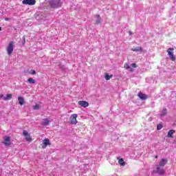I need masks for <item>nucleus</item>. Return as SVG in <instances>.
<instances>
[{
  "label": "nucleus",
  "mask_w": 176,
  "mask_h": 176,
  "mask_svg": "<svg viewBox=\"0 0 176 176\" xmlns=\"http://www.w3.org/2000/svg\"><path fill=\"white\" fill-rule=\"evenodd\" d=\"M174 50L173 48H169L167 50V52L168 54V56L172 61H175V56H174V54L171 52V51Z\"/></svg>",
  "instance_id": "obj_8"
},
{
  "label": "nucleus",
  "mask_w": 176,
  "mask_h": 176,
  "mask_svg": "<svg viewBox=\"0 0 176 176\" xmlns=\"http://www.w3.org/2000/svg\"><path fill=\"white\" fill-rule=\"evenodd\" d=\"M138 96L140 98V100H146V95H145L141 92L139 93Z\"/></svg>",
  "instance_id": "obj_18"
},
{
  "label": "nucleus",
  "mask_w": 176,
  "mask_h": 176,
  "mask_svg": "<svg viewBox=\"0 0 176 176\" xmlns=\"http://www.w3.org/2000/svg\"><path fill=\"white\" fill-rule=\"evenodd\" d=\"M129 35H133V32H131V31H129Z\"/></svg>",
  "instance_id": "obj_27"
},
{
  "label": "nucleus",
  "mask_w": 176,
  "mask_h": 176,
  "mask_svg": "<svg viewBox=\"0 0 176 176\" xmlns=\"http://www.w3.org/2000/svg\"><path fill=\"white\" fill-rule=\"evenodd\" d=\"M96 24H100V23H101V16H100V15H96Z\"/></svg>",
  "instance_id": "obj_20"
},
{
  "label": "nucleus",
  "mask_w": 176,
  "mask_h": 176,
  "mask_svg": "<svg viewBox=\"0 0 176 176\" xmlns=\"http://www.w3.org/2000/svg\"><path fill=\"white\" fill-rule=\"evenodd\" d=\"M22 3L23 5H29L30 6H34L36 3V0H23Z\"/></svg>",
  "instance_id": "obj_6"
},
{
  "label": "nucleus",
  "mask_w": 176,
  "mask_h": 176,
  "mask_svg": "<svg viewBox=\"0 0 176 176\" xmlns=\"http://www.w3.org/2000/svg\"><path fill=\"white\" fill-rule=\"evenodd\" d=\"M12 94H8L6 96H4L3 94H0V100L1 98H3L4 101H9L10 100H12Z\"/></svg>",
  "instance_id": "obj_7"
},
{
  "label": "nucleus",
  "mask_w": 176,
  "mask_h": 176,
  "mask_svg": "<svg viewBox=\"0 0 176 176\" xmlns=\"http://www.w3.org/2000/svg\"><path fill=\"white\" fill-rule=\"evenodd\" d=\"M24 138H25V140L28 141V142H31L32 141V137H31V135L25 130H24L22 133Z\"/></svg>",
  "instance_id": "obj_5"
},
{
  "label": "nucleus",
  "mask_w": 176,
  "mask_h": 176,
  "mask_svg": "<svg viewBox=\"0 0 176 176\" xmlns=\"http://www.w3.org/2000/svg\"><path fill=\"white\" fill-rule=\"evenodd\" d=\"M175 133V131L174 129H171L168 132L167 137L168 138H173V134Z\"/></svg>",
  "instance_id": "obj_17"
},
{
  "label": "nucleus",
  "mask_w": 176,
  "mask_h": 176,
  "mask_svg": "<svg viewBox=\"0 0 176 176\" xmlns=\"http://www.w3.org/2000/svg\"><path fill=\"white\" fill-rule=\"evenodd\" d=\"M162 129H163V125L162 124H158L157 125V130H162Z\"/></svg>",
  "instance_id": "obj_24"
},
{
  "label": "nucleus",
  "mask_w": 176,
  "mask_h": 176,
  "mask_svg": "<svg viewBox=\"0 0 176 176\" xmlns=\"http://www.w3.org/2000/svg\"><path fill=\"white\" fill-rule=\"evenodd\" d=\"M167 115V109H163L162 113H161L160 116L161 118H163V116H166Z\"/></svg>",
  "instance_id": "obj_21"
},
{
  "label": "nucleus",
  "mask_w": 176,
  "mask_h": 176,
  "mask_svg": "<svg viewBox=\"0 0 176 176\" xmlns=\"http://www.w3.org/2000/svg\"><path fill=\"white\" fill-rule=\"evenodd\" d=\"M3 144L6 145V146H9L10 145V136H6L3 138Z\"/></svg>",
  "instance_id": "obj_9"
},
{
  "label": "nucleus",
  "mask_w": 176,
  "mask_h": 176,
  "mask_svg": "<svg viewBox=\"0 0 176 176\" xmlns=\"http://www.w3.org/2000/svg\"><path fill=\"white\" fill-rule=\"evenodd\" d=\"M18 101H19V105H24V104H25L24 98H23L21 96H19Z\"/></svg>",
  "instance_id": "obj_15"
},
{
  "label": "nucleus",
  "mask_w": 176,
  "mask_h": 176,
  "mask_svg": "<svg viewBox=\"0 0 176 176\" xmlns=\"http://www.w3.org/2000/svg\"><path fill=\"white\" fill-rule=\"evenodd\" d=\"M78 114H72L69 119V124H76L78 123Z\"/></svg>",
  "instance_id": "obj_3"
},
{
  "label": "nucleus",
  "mask_w": 176,
  "mask_h": 176,
  "mask_svg": "<svg viewBox=\"0 0 176 176\" xmlns=\"http://www.w3.org/2000/svg\"><path fill=\"white\" fill-rule=\"evenodd\" d=\"M50 123V121L47 118L43 119L42 124L43 126H47Z\"/></svg>",
  "instance_id": "obj_16"
},
{
  "label": "nucleus",
  "mask_w": 176,
  "mask_h": 176,
  "mask_svg": "<svg viewBox=\"0 0 176 176\" xmlns=\"http://www.w3.org/2000/svg\"><path fill=\"white\" fill-rule=\"evenodd\" d=\"M28 83H30V85H35V80L32 78H29L28 79Z\"/></svg>",
  "instance_id": "obj_19"
},
{
  "label": "nucleus",
  "mask_w": 176,
  "mask_h": 176,
  "mask_svg": "<svg viewBox=\"0 0 176 176\" xmlns=\"http://www.w3.org/2000/svg\"><path fill=\"white\" fill-rule=\"evenodd\" d=\"M14 42L11 41L7 46L6 51L8 56H12L13 50H14Z\"/></svg>",
  "instance_id": "obj_1"
},
{
  "label": "nucleus",
  "mask_w": 176,
  "mask_h": 176,
  "mask_svg": "<svg viewBox=\"0 0 176 176\" xmlns=\"http://www.w3.org/2000/svg\"><path fill=\"white\" fill-rule=\"evenodd\" d=\"M156 173L159 174L160 175H164V169L161 168L159 165L156 166Z\"/></svg>",
  "instance_id": "obj_10"
},
{
  "label": "nucleus",
  "mask_w": 176,
  "mask_h": 176,
  "mask_svg": "<svg viewBox=\"0 0 176 176\" xmlns=\"http://www.w3.org/2000/svg\"><path fill=\"white\" fill-rule=\"evenodd\" d=\"M132 52H142V47H133L131 49Z\"/></svg>",
  "instance_id": "obj_14"
},
{
  "label": "nucleus",
  "mask_w": 176,
  "mask_h": 176,
  "mask_svg": "<svg viewBox=\"0 0 176 176\" xmlns=\"http://www.w3.org/2000/svg\"><path fill=\"white\" fill-rule=\"evenodd\" d=\"M137 64L135 63H131V65L129 63H125L124 65V68L126 69L127 71H129L130 72H134V69L133 68H137Z\"/></svg>",
  "instance_id": "obj_2"
},
{
  "label": "nucleus",
  "mask_w": 176,
  "mask_h": 176,
  "mask_svg": "<svg viewBox=\"0 0 176 176\" xmlns=\"http://www.w3.org/2000/svg\"><path fill=\"white\" fill-rule=\"evenodd\" d=\"M104 78L106 79V80H109V79H111V76H109L108 74H104Z\"/></svg>",
  "instance_id": "obj_23"
},
{
  "label": "nucleus",
  "mask_w": 176,
  "mask_h": 176,
  "mask_svg": "<svg viewBox=\"0 0 176 176\" xmlns=\"http://www.w3.org/2000/svg\"><path fill=\"white\" fill-rule=\"evenodd\" d=\"M6 21H9V18H5Z\"/></svg>",
  "instance_id": "obj_28"
},
{
  "label": "nucleus",
  "mask_w": 176,
  "mask_h": 176,
  "mask_svg": "<svg viewBox=\"0 0 176 176\" xmlns=\"http://www.w3.org/2000/svg\"><path fill=\"white\" fill-rule=\"evenodd\" d=\"M166 164H167L166 159H162L159 163V166H160V167H164V166H166Z\"/></svg>",
  "instance_id": "obj_13"
},
{
  "label": "nucleus",
  "mask_w": 176,
  "mask_h": 176,
  "mask_svg": "<svg viewBox=\"0 0 176 176\" xmlns=\"http://www.w3.org/2000/svg\"><path fill=\"white\" fill-rule=\"evenodd\" d=\"M155 159H157V156H155Z\"/></svg>",
  "instance_id": "obj_30"
},
{
  "label": "nucleus",
  "mask_w": 176,
  "mask_h": 176,
  "mask_svg": "<svg viewBox=\"0 0 176 176\" xmlns=\"http://www.w3.org/2000/svg\"><path fill=\"white\" fill-rule=\"evenodd\" d=\"M47 145H50V140L47 138H45L43 140V149H45Z\"/></svg>",
  "instance_id": "obj_11"
},
{
  "label": "nucleus",
  "mask_w": 176,
  "mask_h": 176,
  "mask_svg": "<svg viewBox=\"0 0 176 176\" xmlns=\"http://www.w3.org/2000/svg\"><path fill=\"white\" fill-rule=\"evenodd\" d=\"M111 78H112V75H111Z\"/></svg>",
  "instance_id": "obj_31"
},
{
  "label": "nucleus",
  "mask_w": 176,
  "mask_h": 176,
  "mask_svg": "<svg viewBox=\"0 0 176 176\" xmlns=\"http://www.w3.org/2000/svg\"><path fill=\"white\" fill-rule=\"evenodd\" d=\"M33 109H39V105H38V104L34 105V106L33 107Z\"/></svg>",
  "instance_id": "obj_25"
},
{
  "label": "nucleus",
  "mask_w": 176,
  "mask_h": 176,
  "mask_svg": "<svg viewBox=\"0 0 176 176\" xmlns=\"http://www.w3.org/2000/svg\"><path fill=\"white\" fill-rule=\"evenodd\" d=\"M0 31H2V27H0Z\"/></svg>",
  "instance_id": "obj_29"
},
{
  "label": "nucleus",
  "mask_w": 176,
  "mask_h": 176,
  "mask_svg": "<svg viewBox=\"0 0 176 176\" xmlns=\"http://www.w3.org/2000/svg\"><path fill=\"white\" fill-rule=\"evenodd\" d=\"M50 5L53 9L60 8V0H51L50 1Z\"/></svg>",
  "instance_id": "obj_4"
},
{
  "label": "nucleus",
  "mask_w": 176,
  "mask_h": 176,
  "mask_svg": "<svg viewBox=\"0 0 176 176\" xmlns=\"http://www.w3.org/2000/svg\"><path fill=\"white\" fill-rule=\"evenodd\" d=\"M118 163L120 166H124V164H126V163L124 162V160H123V159L122 158L118 160Z\"/></svg>",
  "instance_id": "obj_22"
},
{
  "label": "nucleus",
  "mask_w": 176,
  "mask_h": 176,
  "mask_svg": "<svg viewBox=\"0 0 176 176\" xmlns=\"http://www.w3.org/2000/svg\"><path fill=\"white\" fill-rule=\"evenodd\" d=\"M31 72L32 75H35L36 74V71L35 70H31Z\"/></svg>",
  "instance_id": "obj_26"
},
{
  "label": "nucleus",
  "mask_w": 176,
  "mask_h": 176,
  "mask_svg": "<svg viewBox=\"0 0 176 176\" xmlns=\"http://www.w3.org/2000/svg\"><path fill=\"white\" fill-rule=\"evenodd\" d=\"M78 104H80V107H83V108H87V107H89V102L85 100L79 101Z\"/></svg>",
  "instance_id": "obj_12"
}]
</instances>
